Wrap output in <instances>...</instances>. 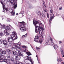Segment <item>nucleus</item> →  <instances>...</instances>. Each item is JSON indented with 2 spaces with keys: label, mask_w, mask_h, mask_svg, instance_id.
<instances>
[{
  "label": "nucleus",
  "mask_w": 64,
  "mask_h": 64,
  "mask_svg": "<svg viewBox=\"0 0 64 64\" xmlns=\"http://www.w3.org/2000/svg\"><path fill=\"white\" fill-rule=\"evenodd\" d=\"M33 23L35 27L36 28L35 29V31L36 33H37L40 30H41L42 31H43L44 29L42 27H40V28H38V27H40V26L42 25V24L41 22H38L36 21V20L33 21ZM38 27V28L37 29L36 28Z\"/></svg>",
  "instance_id": "nucleus-1"
},
{
  "label": "nucleus",
  "mask_w": 64,
  "mask_h": 64,
  "mask_svg": "<svg viewBox=\"0 0 64 64\" xmlns=\"http://www.w3.org/2000/svg\"><path fill=\"white\" fill-rule=\"evenodd\" d=\"M19 23L21 24H22L20 25V28L21 32H24V31H27V28L26 27V24L25 22L22 21V22H19Z\"/></svg>",
  "instance_id": "nucleus-2"
},
{
  "label": "nucleus",
  "mask_w": 64,
  "mask_h": 64,
  "mask_svg": "<svg viewBox=\"0 0 64 64\" xmlns=\"http://www.w3.org/2000/svg\"><path fill=\"white\" fill-rule=\"evenodd\" d=\"M1 59L2 60H3L4 62H5L6 63H10V60H7L5 58V56L4 55H1L0 56Z\"/></svg>",
  "instance_id": "nucleus-3"
},
{
  "label": "nucleus",
  "mask_w": 64,
  "mask_h": 64,
  "mask_svg": "<svg viewBox=\"0 0 64 64\" xmlns=\"http://www.w3.org/2000/svg\"><path fill=\"white\" fill-rule=\"evenodd\" d=\"M50 15L51 16L50 19V20L49 22L50 23L52 21V19H53L54 18V14L53 13V10L52 9H51L50 10ZM52 15V16H51Z\"/></svg>",
  "instance_id": "nucleus-4"
},
{
  "label": "nucleus",
  "mask_w": 64,
  "mask_h": 64,
  "mask_svg": "<svg viewBox=\"0 0 64 64\" xmlns=\"http://www.w3.org/2000/svg\"><path fill=\"white\" fill-rule=\"evenodd\" d=\"M11 36L12 38V40L13 39V40H16L17 39V34L14 32H12V34L11 35Z\"/></svg>",
  "instance_id": "nucleus-5"
},
{
  "label": "nucleus",
  "mask_w": 64,
  "mask_h": 64,
  "mask_svg": "<svg viewBox=\"0 0 64 64\" xmlns=\"http://www.w3.org/2000/svg\"><path fill=\"white\" fill-rule=\"evenodd\" d=\"M10 1L11 3H12L14 5V8L16 9L17 7V1L16 0H10Z\"/></svg>",
  "instance_id": "nucleus-6"
},
{
  "label": "nucleus",
  "mask_w": 64,
  "mask_h": 64,
  "mask_svg": "<svg viewBox=\"0 0 64 64\" xmlns=\"http://www.w3.org/2000/svg\"><path fill=\"white\" fill-rule=\"evenodd\" d=\"M16 46H17V48H16V50L17 51L22 50V48H21V42H18L17 44L16 45Z\"/></svg>",
  "instance_id": "nucleus-7"
},
{
  "label": "nucleus",
  "mask_w": 64,
  "mask_h": 64,
  "mask_svg": "<svg viewBox=\"0 0 64 64\" xmlns=\"http://www.w3.org/2000/svg\"><path fill=\"white\" fill-rule=\"evenodd\" d=\"M10 12L11 14V16H13L15 15V12L12 10L11 8L10 9Z\"/></svg>",
  "instance_id": "nucleus-8"
},
{
  "label": "nucleus",
  "mask_w": 64,
  "mask_h": 64,
  "mask_svg": "<svg viewBox=\"0 0 64 64\" xmlns=\"http://www.w3.org/2000/svg\"><path fill=\"white\" fill-rule=\"evenodd\" d=\"M6 30H4L5 32L6 31H11V28L8 26H6L5 28Z\"/></svg>",
  "instance_id": "nucleus-9"
},
{
  "label": "nucleus",
  "mask_w": 64,
  "mask_h": 64,
  "mask_svg": "<svg viewBox=\"0 0 64 64\" xmlns=\"http://www.w3.org/2000/svg\"><path fill=\"white\" fill-rule=\"evenodd\" d=\"M20 56L17 54L16 55L15 57V59L16 60H20Z\"/></svg>",
  "instance_id": "nucleus-10"
},
{
  "label": "nucleus",
  "mask_w": 64,
  "mask_h": 64,
  "mask_svg": "<svg viewBox=\"0 0 64 64\" xmlns=\"http://www.w3.org/2000/svg\"><path fill=\"white\" fill-rule=\"evenodd\" d=\"M17 45H14L12 46V50H15V49H16V50H17Z\"/></svg>",
  "instance_id": "nucleus-11"
},
{
  "label": "nucleus",
  "mask_w": 64,
  "mask_h": 64,
  "mask_svg": "<svg viewBox=\"0 0 64 64\" xmlns=\"http://www.w3.org/2000/svg\"><path fill=\"white\" fill-rule=\"evenodd\" d=\"M38 14L40 16H42L43 17H44L45 16H44V14L43 13H41V12H40L39 11H38Z\"/></svg>",
  "instance_id": "nucleus-12"
},
{
  "label": "nucleus",
  "mask_w": 64,
  "mask_h": 64,
  "mask_svg": "<svg viewBox=\"0 0 64 64\" xmlns=\"http://www.w3.org/2000/svg\"><path fill=\"white\" fill-rule=\"evenodd\" d=\"M26 58H26V60H29L30 61V62H31V63L32 62H33L34 61H33V60H32L31 59V57H30L29 58L28 56H27L26 57Z\"/></svg>",
  "instance_id": "nucleus-13"
},
{
  "label": "nucleus",
  "mask_w": 64,
  "mask_h": 64,
  "mask_svg": "<svg viewBox=\"0 0 64 64\" xmlns=\"http://www.w3.org/2000/svg\"><path fill=\"white\" fill-rule=\"evenodd\" d=\"M13 41V40L12 38H8V42L10 43L12 42Z\"/></svg>",
  "instance_id": "nucleus-14"
},
{
  "label": "nucleus",
  "mask_w": 64,
  "mask_h": 64,
  "mask_svg": "<svg viewBox=\"0 0 64 64\" xmlns=\"http://www.w3.org/2000/svg\"><path fill=\"white\" fill-rule=\"evenodd\" d=\"M26 53L28 56H30V55H32L31 53L27 50V52H26Z\"/></svg>",
  "instance_id": "nucleus-15"
},
{
  "label": "nucleus",
  "mask_w": 64,
  "mask_h": 64,
  "mask_svg": "<svg viewBox=\"0 0 64 64\" xmlns=\"http://www.w3.org/2000/svg\"><path fill=\"white\" fill-rule=\"evenodd\" d=\"M3 44L4 45H6L8 44V42L6 40H4L3 41Z\"/></svg>",
  "instance_id": "nucleus-16"
},
{
  "label": "nucleus",
  "mask_w": 64,
  "mask_h": 64,
  "mask_svg": "<svg viewBox=\"0 0 64 64\" xmlns=\"http://www.w3.org/2000/svg\"><path fill=\"white\" fill-rule=\"evenodd\" d=\"M21 52L18 51V55H19V56H22V57H23V54H22Z\"/></svg>",
  "instance_id": "nucleus-17"
},
{
  "label": "nucleus",
  "mask_w": 64,
  "mask_h": 64,
  "mask_svg": "<svg viewBox=\"0 0 64 64\" xmlns=\"http://www.w3.org/2000/svg\"><path fill=\"white\" fill-rule=\"evenodd\" d=\"M49 42V40H46V42H45V43L44 44V45L45 46H46V45H47L48 44V43Z\"/></svg>",
  "instance_id": "nucleus-18"
},
{
  "label": "nucleus",
  "mask_w": 64,
  "mask_h": 64,
  "mask_svg": "<svg viewBox=\"0 0 64 64\" xmlns=\"http://www.w3.org/2000/svg\"><path fill=\"white\" fill-rule=\"evenodd\" d=\"M6 51L4 50V51L2 52H0V54H1V55H2V54H6Z\"/></svg>",
  "instance_id": "nucleus-19"
},
{
  "label": "nucleus",
  "mask_w": 64,
  "mask_h": 64,
  "mask_svg": "<svg viewBox=\"0 0 64 64\" xmlns=\"http://www.w3.org/2000/svg\"><path fill=\"white\" fill-rule=\"evenodd\" d=\"M44 40L43 39H41L39 40V43H40V44H41L42 43V42Z\"/></svg>",
  "instance_id": "nucleus-20"
},
{
  "label": "nucleus",
  "mask_w": 64,
  "mask_h": 64,
  "mask_svg": "<svg viewBox=\"0 0 64 64\" xmlns=\"http://www.w3.org/2000/svg\"><path fill=\"white\" fill-rule=\"evenodd\" d=\"M13 63L14 64H17V62H16V61H14ZM18 64H23L19 62Z\"/></svg>",
  "instance_id": "nucleus-21"
},
{
  "label": "nucleus",
  "mask_w": 64,
  "mask_h": 64,
  "mask_svg": "<svg viewBox=\"0 0 64 64\" xmlns=\"http://www.w3.org/2000/svg\"><path fill=\"white\" fill-rule=\"evenodd\" d=\"M0 36L1 37H3L4 36V34L2 32H0Z\"/></svg>",
  "instance_id": "nucleus-22"
},
{
  "label": "nucleus",
  "mask_w": 64,
  "mask_h": 64,
  "mask_svg": "<svg viewBox=\"0 0 64 64\" xmlns=\"http://www.w3.org/2000/svg\"><path fill=\"white\" fill-rule=\"evenodd\" d=\"M1 3L2 4V8H3V9H4L5 8V5H3V3L2 2H1Z\"/></svg>",
  "instance_id": "nucleus-23"
},
{
  "label": "nucleus",
  "mask_w": 64,
  "mask_h": 64,
  "mask_svg": "<svg viewBox=\"0 0 64 64\" xmlns=\"http://www.w3.org/2000/svg\"><path fill=\"white\" fill-rule=\"evenodd\" d=\"M60 52L62 55H64V51L61 49L60 50Z\"/></svg>",
  "instance_id": "nucleus-24"
},
{
  "label": "nucleus",
  "mask_w": 64,
  "mask_h": 64,
  "mask_svg": "<svg viewBox=\"0 0 64 64\" xmlns=\"http://www.w3.org/2000/svg\"><path fill=\"white\" fill-rule=\"evenodd\" d=\"M7 10H8L7 8H6V9H3L2 12L5 13V12H6V11H7Z\"/></svg>",
  "instance_id": "nucleus-25"
},
{
  "label": "nucleus",
  "mask_w": 64,
  "mask_h": 64,
  "mask_svg": "<svg viewBox=\"0 0 64 64\" xmlns=\"http://www.w3.org/2000/svg\"><path fill=\"white\" fill-rule=\"evenodd\" d=\"M4 32L6 35H10V34L8 32V31H6V32H5V30H4Z\"/></svg>",
  "instance_id": "nucleus-26"
},
{
  "label": "nucleus",
  "mask_w": 64,
  "mask_h": 64,
  "mask_svg": "<svg viewBox=\"0 0 64 64\" xmlns=\"http://www.w3.org/2000/svg\"><path fill=\"white\" fill-rule=\"evenodd\" d=\"M53 47L54 48V49H56L58 48V46H57L56 44H54V45L53 46Z\"/></svg>",
  "instance_id": "nucleus-27"
},
{
  "label": "nucleus",
  "mask_w": 64,
  "mask_h": 64,
  "mask_svg": "<svg viewBox=\"0 0 64 64\" xmlns=\"http://www.w3.org/2000/svg\"><path fill=\"white\" fill-rule=\"evenodd\" d=\"M22 50H22L23 52H27V50H26V49L25 48L22 49Z\"/></svg>",
  "instance_id": "nucleus-28"
},
{
  "label": "nucleus",
  "mask_w": 64,
  "mask_h": 64,
  "mask_svg": "<svg viewBox=\"0 0 64 64\" xmlns=\"http://www.w3.org/2000/svg\"><path fill=\"white\" fill-rule=\"evenodd\" d=\"M7 0H4V4H6L7 3Z\"/></svg>",
  "instance_id": "nucleus-29"
},
{
  "label": "nucleus",
  "mask_w": 64,
  "mask_h": 64,
  "mask_svg": "<svg viewBox=\"0 0 64 64\" xmlns=\"http://www.w3.org/2000/svg\"><path fill=\"white\" fill-rule=\"evenodd\" d=\"M38 39H39V36H36L34 38L35 40Z\"/></svg>",
  "instance_id": "nucleus-30"
},
{
  "label": "nucleus",
  "mask_w": 64,
  "mask_h": 64,
  "mask_svg": "<svg viewBox=\"0 0 64 64\" xmlns=\"http://www.w3.org/2000/svg\"><path fill=\"white\" fill-rule=\"evenodd\" d=\"M13 54L14 55H16L17 53V52H16V51H14L13 52Z\"/></svg>",
  "instance_id": "nucleus-31"
},
{
  "label": "nucleus",
  "mask_w": 64,
  "mask_h": 64,
  "mask_svg": "<svg viewBox=\"0 0 64 64\" xmlns=\"http://www.w3.org/2000/svg\"><path fill=\"white\" fill-rule=\"evenodd\" d=\"M0 25H1L2 26V28H5V26L4 24L1 25V24L0 23Z\"/></svg>",
  "instance_id": "nucleus-32"
},
{
  "label": "nucleus",
  "mask_w": 64,
  "mask_h": 64,
  "mask_svg": "<svg viewBox=\"0 0 64 64\" xmlns=\"http://www.w3.org/2000/svg\"><path fill=\"white\" fill-rule=\"evenodd\" d=\"M62 61V59L61 58H59V59H58V62H59L60 61V62H61Z\"/></svg>",
  "instance_id": "nucleus-33"
},
{
  "label": "nucleus",
  "mask_w": 64,
  "mask_h": 64,
  "mask_svg": "<svg viewBox=\"0 0 64 64\" xmlns=\"http://www.w3.org/2000/svg\"><path fill=\"white\" fill-rule=\"evenodd\" d=\"M22 46L23 48H27V47L26 46Z\"/></svg>",
  "instance_id": "nucleus-34"
},
{
  "label": "nucleus",
  "mask_w": 64,
  "mask_h": 64,
  "mask_svg": "<svg viewBox=\"0 0 64 64\" xmlns=\"http://www.w3.org/2000/svg\"><path fill=\"white\" fill-rule=\"evenodd\" d=\"M10 61H12L13 62L14 61V58H12V57L10 59Z\"/></svg>",
  "instance_id": "nucleus-35"
},
{
  "label": "nucleus",
  "mask_w": 64,
  "mask_h": 64,
  "mask_svg": "<svg viewBox=\"0 0 64 64\" xmlns=\"http://www.w3.org/2000/svg\"><path fill=\"white\" fill-rule=\"evenodd\" d=\"M7 58H9V59H10L12 57H11V56L10 55H8L7 56Z\"/></svg>",
  "instance_id": "nucleus-36"
},
{
  "label": "nucleus",
  "mask_w": 64,
  "mask_h": 64,
  "mask_svg": "<svg viewBox=\"0 0 64 64\" xmlns=\"http://www.w3.org/2000/svg\"><path fill=\"white\" fill-rule=\"evenodd\" d=\"M29 8L30 9H32L33 8V6L32 5H30L29 6Z\"/></svg>",
  "instance_id": "nucleus-37"
},
{
  "label": "nucleus",
  "mask_w": 64,
  "mask_h": 64,
  "mask_svg": "<svg viewBox=\"0 0 64 64\" xmlns=\"http://www.w3.org/2000/svg\"><path fill=\"white\" fill-rule=\"evenodd\" d=\"M6 51L7 52H8V53H10L11 52L10 50H7Z\"/></svg>",
  "instance_id": "nucleus-38"
},
{
  "label": "nucleus",
  "mask_w": 64,
  "mask_h": 64,
  "mask_svg": "<svg viewBox=\"0 0 64 64\" xmlns=\"http://www.w3.org/2000/svg\"><path fill=\"white\" fill-rule=\"evenodd\" d=\"M3 41L2 40H0V44H2V43H3Z\"/></svg>",
  "instance_id": "nucleus-39"
},
{
  "label": "nucleus",
  "mask_w": 64,
  "mask_h": 64,
  "mask_svg": "<svg viewBox=\"0 0 64 64\" xmlns=\"http://www.w3.org/2000/svg\"><path fill=\"white\" fill-rule=\"evenodd\" d=\"M39 33L40 35H41V34H42V31H41V30H40L39 31Z\"/></svg>",
  "instance_id": "nucleus-40"
},
{
  "label": "nucleus",
  "mask_w": 64,
  "mask_h": 64,
  "mask_svg": "<svg viewBox=\"0 0 64 64\" xmlns=\"http://www.w3.org/2000/svg\"><path fill=\"white\" fill-rule=\"evenodd\" d=\"M50 44H51V45H53V46H54V44H54V43H53V42H52L51 43H50Z\"/></svg>",
  "instance_id": "nucleus-41"
},
{
  "label": "nucleus",
  "mask_w": 64,
  "mask_h": 64,
  "mask_svg": "<svg viewBox=\"0 0 64 64\" xmlns=\"http://www.w3.org/2000/svg\"><path fill=\"white\" fill-rule=\"evenodd\" d=\"M47 16L48 18H49V15L48 13L47 14Z\"/></svg>",
  "instance_id": "nucleus-42"
},
{
  "label": "nucleus",
  "mask_w": 64,
  "mask_h": 64,
  "mask_svg": "<svg viewBox=\"0 0 64 64\" xmlns=\"http://www.w3.org/2000/svg\"><path fill=\"white\" fill-rule=\"evenodd\" d=\"M36 50H38V49H40V48L38 47H36Z\"/></svg>",
  "instance_id": "nucleus-43"
},
{
  "label": "nucleus",
  "mask_w": 64,
  "mask_h": 64,
  "mask_svg": "<svg viewBox=\"0 0 64 64\" xmlns=\"http://www.w3.org/2000/svg\"><path fill=\"white\" fill-rule=\"evenodd\" d=\"M27 36V34H26L24 35L23 36V37H26Z\"/></svg>",
  "instance_id": "nucleus-44"
},
{
  "label": "nucleus",
  "mask_w": 64,
  "mask_h": 64,
  "mask_svg": "<svg viewBox=\"0 0 64 64\" xmlns=\"http://www.w3.org/2000/svg\"><path fill=\"white\" fill-rule=\"evenodd\" d=\"M34 41H35V42H38V43H39V41H38V40H34Z\"/></svg>",
  "instance_id": "nucleus-45"
},
{
  "label": "nucleus",
  "mask_w": 64,
  "mask_h": 64,
  "mask_svg": "<svg viewBox=\"0 0 64 64\" xmlns=\"http://www.w3.org/2000/svg\"><path fill=\"white\" fill-rule=\"evenodd\" d=\"M50 40L51 41H53V39H52V38H50Z\"/></svg>",
  "instance_id": "nucleus-46"
},
{
  "label": "nucleus",
  "mask_w": 64,
  "mask_h": 64,
  "mask_svg": "<svg viewBox=\"0 0 64 64\" xmlns=\"http://www.w3.org/2000/svg\"><path fill=\"white\" fill-rule=\"evenodd\" d=\"M9 18L8 19L6 20L7 22H9Z\"/></svg>",
  "instance_id": "nucleus-47"
},
{
  "label": "nucleus",
  "mask_w": 64,
  "mask_h": 64,
  "mask_svg": "<svg viewBox=\"0 0 64 64\" xmlns=\"http://www.w3.org/2000/svg\"><path fill=\"white\" fill-rule=\"evenodd\" d=\"M2 60L1 58H0V62H2Z\"/></svg>",
  "instance_id": "nucleus-48"
},
{
  "label": "nucleus",
  "mask_w": 64,
  "mask_h": 64,
  "mask_svg": "<svg viewBox=\"0 0 64 64\" xmlns=\"http://www.w3.org/2000/svg\"><path fill=\"white\" fill-rule=\"evenodd\" d=\"M44 11L46 12H47V10H44Z\"/></svg>",
  "instance_id": "nucleus-49"
},
{
  "label": "nucleus",
  "mask_w": 64,
  "mask_h": 64,
  "mask_svg": "<svg viewBox=\"0 0 64 64\" xmlns=\"http://www.w3.org/2000/svg\"><path fill=\"white\" fill-rule=\"evenodd\" d=\"M59 10H62V7H60L59 8Z\"/></svg>",
  "instance_id": "nucleus-50"
},
{
  "label": "nucleus",
  "mask_w": 64,
  "mask_h": 64,
  "mask_svg": "<svg viewBox=\"0 0 64 64\" xmlns=\"http://www.w3.org/2000/svg\"><path fill=\"white\" fill-rule=\"evenodd\" d=\"M9 22H11V20L10 19H9Z\"/></svg>",
  "instance_id": "nucleus-51"
},
{
  "label": "nucleus",
  "mask_w": 64,
  "mask_h": 64,
  "mask_svg": "<svg viewBox=\"0 0 64 64\" xmlns=\"http://www.w3.org/2000/svg\"><path fill=\"white\" fill-rule=\"evenodd\" d=\"M59 44H61V43H62V42L61 41H60L59 42Z\"/></svg>",
  "instance_id": "nucleus-52"
},
{
  "label": "nucleus",
  "mask_w": 64,
  "mask_h": 64,
  "mask_svg": "<svg viewBox=\"0 0 64 64\" xmlns=\"http://www.w3.org/2000/svg\"><path fill=\"white\" fill-rule=\"evenodd\" d=\"M15 23L16 24V25H17V23L16 22H15Z\"/></svg>",
  "instance_id": "nucleus-53"
},
{
  "label": "nucleus",
  "mask_w": 64,
  "mask_h": 64,
  "mask_svg": "<svg viewBox=\"0 0 64 64\" xmlns=\"http://www.w3.org/2000/svg\"><path fill=\"white\" fill-rule=\"evenodd\" d=\"M43 4H44H44H45V2H44V1H43Z\"/></svg>",
  "instance_id": "nucleus-54"
},
{
  "label": "nucleus",
  "mask_w": 64,
  "mask_h": 64,
  "mask_svg": "<svg viewBox=\"0 0 64 64\" xmlns=\"http://www.w3.org/2000/svg\"><path fill=\"white\" fill-rule=\"evenodd\" d=\"M26 57H25L24 58L25 59H26H26H27V58H26V57Z\"/></svg>",
  "instance_id": "nucleus-55"
},
{
  "label": "nucleus",
  "mask_w": 64,
  "mask_h": 64,
  "mask_svg": "<svg viewBox=\"0 0 64 64\" xmlns=\"http://www.w3.org/2000/svg\"><path fill=\"white\" fill-rule=\"evenodd\" d=\"M28 20H29V21H30V20H31V19H30V18H29Z\"/></svg>",
  "instance_id": "nucleus-56"
},
{
  "label": "nucleus",
  "mask_w": 64,
  "mask_h": 64,
  "mask_svg": "<svg viewBox=\"0 0 64 64\" xmlns=\"http://www.w3.org/2000/svg\"><path fill=\"white\" fill-rule=\"evenodd\" d=\"M61 64H64V62H62Z\"/></svg>",
  "instance_id": "nucleus-57"
},
{
  "label": "nucleus",
  "mask_w": 64,
  "mask_h": 64,
  "mask_svg": "<svg viewBox=\"0 0 64 64\" xmlns=\"http://www.w3.org/2000/svg\"><path fill=\"white\" fill-rule=\"evenodd\" d=\"M16 15H18V13H17L16 14Z\"/></svg>",
  "instance_id": "nucleus-58"
},
{
  "label": "nucleus",
  "mask_w": 64,
  "mask_h": 64,
  "mask_svg": "<svg viewBox=\"0 0 64 64\" xmlns=\"http://www.w3.org/2000/svg\"><path fill=\"white\" fill-rule=\"evenodd\" d=\"M33 63H34V62H32V64H33Z\"/></svg>",
  "instance_id": "nucleus-59"
},
{
  "label": "nucleus",
  "mask_w": 64,
  "mask_h": 64,
  "mask_svg": "<svg viewBox=\"0 0 64 64\" xmlns=\"http://www.w3.org/2000/svg\"><path fill=\"white\" fill-rule=\"evenodd\" d=\"M62 57H64V55H63L62 56Z\"/></svg>",
  "instance_id": "nucleus-60"
},
{
  "label": "nucleus",
  "mask_w": 64,
  "mask_h": 64,
  "mask_svg": "<svg viewBox=\"0 0 64 64\" xmlns=\"http://www.w3.org/2000/svg\"><path fill=\"white\" fill-rule=\"evenodd\" d=\"M38 63H39V60H38Z\"/></svg>",
  "instance_id": "nucleus-61"
},
{
  "label": "nucleus",
  "mask_w": 64,
  "mask_h": 64,
  "mask_svg": "<svg viewBox=\"0 0 64 64\" xmlns=\"http://www.w3.org/2000/svg\"><path fill=\"white\" fill-rule=\"evenodd\" d=\"M32 48L33 49V47H32Z\"/></svg>",
  "instance_id": "nucleus-62"
},
{
  "label": "nucleus",
  "mask_w": 64,
  "mask_h": 64,
  "mask_svg": "<svg viewBox=\"0 0 64 64\" xmlns=\"http://www.w3.org/2000/svg\"><path fill=\"white\" fill-rule=\"evenodd\" d=\"M9 26H10V25L9 24Z\"/></svg>",
  "instance_id": "nucleus-63"
},
{
  "label": "nucleus",
  "mask_w": 64,
  "mask_h": 64,
  "mask_svg": "<svg viewBox=\"0 0 64 64\" xmlns=\"http://www.w3.org/2000/svg\"><path fill=\"white\" fill-rule=\"evenodd\" d=\"M4 19V18H2V20H3Z\"/></svg>",
  "instance_id": "nucleus-64"
}]
</instances>
